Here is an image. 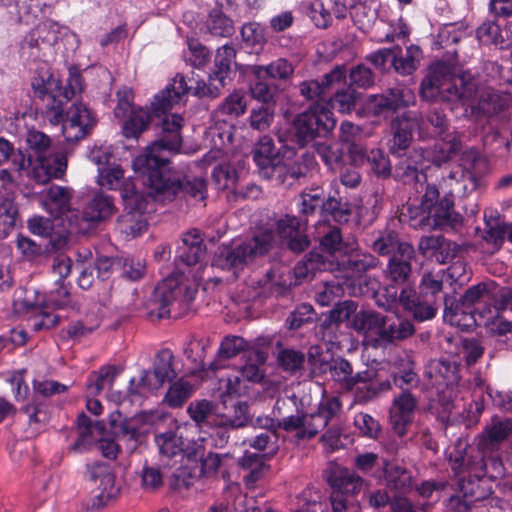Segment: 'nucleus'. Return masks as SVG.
Returning a JSON list of instances; mask_svg holds the SVG:
<instances>
[{
	"mask_svg": "<svg viewBox=\"0 0 512 512\" xmlns=\"http://www.w3.org/2000/svg\"><path fill=\"white\" fill-rule=\"evenodd\" d=\"M183 118L172 114L162 121V137L155 140L146 151L133 161L136 172L148 177L149 184L157 199H186L203 202L207 195V185L202 178L188 179L166 171L167 152H178L182 145L181 128Z\"/></svg>",
	"mask_w": 512,
	"mask_h": 512,
	"instance_id": "f257e3e1",
	"label": "nucleus"
},
{
	"mask_svg": "<svg viewBox=\"0 0 512 512\" xmlns=\"http://www.w3.org/2000/svg\"><path fill=\"white\" fill-rule=\"evenodd\" d=\"M466 454L468 452L459 442L449 456L451 469L456 475L467 473L458 481L459 492L470 502L483 501L493 493L494 483L504 477V464L500 456L468 460Z\"/></svg>",
	"mask_w": 512,
	"mask_h": 512,
	"instance_id": "f03ea898",
	"label": "nucleus"
},
{
	"mask_svg": "<svg viewBox=\"0 0 512 512\" xmlns=\"http://www.w3.org/2000/svg\"><path fill=\"white\" fill-rule=\"evenodd\" d=\"M309 361L322 374L328 373L330 379L341 390L352 391L357 385L365 384L364 387L357 388L355 392V401L359 404H366L392 388L391 381L382 379L379 371L374 368L354 373L352 364L343 357L316 358L310 352Z\"/></svg>",
	"mask_w": 512,
	"mask_h": 512,
	"instance_id": "7ed1b4c3",
	"label": "nucleus"
},
{
	"mask_svg": "<svg viewBox=\"0 0 512 512\" xmlns=\"http://www.w3.org/2000/svg\"><path fill=\"white\" fill-rule=\"evenodd\" d=\"M341 410L338 397L322 401L314 413L299 411L295 398H283L276 401L273 412L279 418L277 427L286 432H295L299 440H310L326 428Z\"/></svg>",
	"mask_w": 512,
	"mask_h": 512,
	"instance_id": "20e7f679",
	"label": "nucleus"
},
{
	"mask_svg": "<svg viewBox=\"0 0 512 512\" xmlns=\"http://www.w3.org/2000/svg\"><path fill=\"white\" fill-rule=\"evenodd\" d=\"M29 154L33 155L35 165L29 176L39 184H46L52 178H61L67 168L64 154L51 152V140L41 131L29 130L26 135Z\"/></svg>",
	"mask_w": 512,
	"mask_h": 512,
	"instance_id": "39448f33",
	"label": "nucleus"
},
{
	"mask_svg": "<svg viewBox=\"0 0 512 512\" xmlns=\"http://www.w3.org/2000/svg\"><path fill=\"white\" fill-rule=\"evenodd\" d=\"M274 243L275 235L272 230L258 231L250 239L220 251L214 259V265L224 270H233L236 274L249 263L266 255Z\"/></svg>",
	"mask_w": 512,
	"mask_h": 512,
	"instance_id": "423d86ee",
	"label": "nucleus"
},
{
	"mask_svg": "<svg viewBox=\"0 0 512 512\" xmlns=\"http://www.w3.org/2000/svg\"><path fill=\"white\" fill-rule=\"evenodd\" d=\"M197 288L185 283H175L174 280H164L153 291L148 303V315L150 318H169L172 312L174 316L186 310L195 299Z\"/></svg>",
	"mask_w": 512,
	"mask_h": 512,
	"instance_id": "0eeeda50",
	"label": "nucleus"
},
{
	"mask_svg": "<svg viewBox=\"0 0 512 512\" xmlns=\"http://www.w3.org/2000/svg\"><path fill=\"white\" fill-rule=\"evenodd\" d=\"M192 81H194L195 85L191 84L188 86L185 77L181 74H177L172 83L168 84L154 96V100L151 103L152 111L156 115L166 113L172 109L175 104H178L182 96L188 92H191L197 97L216 98L224 87V83L217 82L212 75L209 76L208 83L203 80L190 79V82Z\"/></svg>",
	"mask_w": 512,
	"mask_h": 512,
	"instance_id": "6e6552de",
	"label": "nucleus"
},
{
	"mask_svg": "<svg viewBox=\"0 0 512 512\" xmlns=\"http://www.w3.org/2000/svg\"><path fill=\"white\" fill-rule=\"evenodd\" d=\"M328 483L331 512H361L355 496L363 489L364 479L347 468H338L331 472Z\"/></svg>",
	"mask_w": 512,
	"mask_h": 512,
	"instance_id": "1a4fd4ad",
	"label": "nucleus"
},
{
	"mask_svg": "<svg viewBox=\"0 0 512 512\" xmlns=\"http://www.w3.org/2000/svg\"><path fill=\"white\" fill-rule=\"evenodd\" d=\"M336 120L332 111L316 102L308 110L298 114L293 122L294 136L299 146L304 147L317 137H324L334 129Z\"/></svg>",
	"mask_w": 512,
	"mask_h": 512,
	"instance_id": "9d476101",
	"label": "nucleus"
},
{
	"mask_svg": "<svg viewBox=\"0 0 512 512\" xmlns=\"http://www.w3.org/2000/svg\"><path fill=\"white\" fill-rule=\"evenodd\" d=\"M490 299L489 285L485 282L477 283L469 287L459 299L454 296L444 297V317L452 324L464 326L475 324V306L486 303Z\"/></svg>",
	"mask_w": 512,
	"mask_h": 512,
	"instance_id": "9b49d317",
	"label": "nucleus"
},
{
	"mask_svg": "<svg viewBox=\"0 0 512 512\" xmlns=\"http://www.w3.org/2000/svg\"><path fill=\"white\" fill-rule=\"evenodd\" d=\"M512 435V420L494 416L490 423L486 425L475 441L476 445L462 443V449L468 452L466 457L469 459L490 458L499 456L497 453L500 446Z\"/></svg>",
	"mask_w": 512,
	"mask_h": 512,
	"instance_id": "f8f14e48",
	"label": "nucleus"
},
{
	"mask_svg": "<svg viewBox=\"0 0 512 512\" xmlns=\"http://www.w3.org/2000/svg\"><path fill=\"white\" fill-rule=\"evenodd\" d=\"M97 183L109 190H118L121 194L125 210H145L149 208V199L145 193L137 191L131 177H125L123 169L118 166L100 167Z\"/></svg>",
	"mask_w": 512,
	"mask_h": 512,
	"instance_id": "ddd939ff",
	"label": "nucleus"
},
{
	"mask_svg": "<svg viewBox=\"0 0 512 512\" xmlns=\"http://www.w3.org/2000/svg\"><path fill=\"white\" fill-rule=\"evenodd\" d=\"M62 134L66 141L77 142L95 127L97 120L93 112L83 103H74L65 113L63 111Z\"/></svg>",
	"mask_w": 512,
	"mask_h": 512,
	"instance_id": "4468645a",
	"label": "nucleus"
},
{
	"mask_svg": "<svg viewBox=\"0 0 512 512\" xmlns=\"http://www.w3.org/2000/svg\"><path fill=\"white\" fill-rule=\"evenodd\" d=\"M477 81L470 71L452 73L447 65V71L441 81V101L456 102L471 99L477 91Z\"/></svg>",
	"mask_w": 512,
	"mask_h": 512,
	"instance_id": "2eb2a0df",
	"label": "nucleus"
},
{
	"mask_svg": "<svg viewBox=\"0 0 512 512\" xmlns=\"http://www.w3.org/2000/svg\"><path fill=\"white\" fill-rule=\"evenodd\" d=\"M397 161L394 164L393 176L404 184L422 186L427 180L424 170L425 156L423 148L402 151L400 155H393Z\"/></svg>",
	"mask_w": 512,
	"mask_h": 512,
	"instance_id": "dca6fc26",
	"label": "nucleus"
},
{
	"mask_svg": "<svg viewBox=\"0 0 512 512\" xmlns=\"http://www.w3.org/2000/svg\"><path fill=\"white\" fill-rule=\"evenodd\" d=\"M418 406V398L412 391L401 392L396 396L390 408V424L393 431L400 437L407 432V427L414 420L415 411Z\"/></svg>",
	"mask_w": 512,
	"mask_h": 512,
	"instance_id": "f3484780",
	"label": "nucleus"
},
{
	"mask_svg": "<svg viewBox=\"0 0 512 512\" xmlns=\"http://www.w3.org/2000/svg\"><path fill=\"white\" fill-rule=\"evenodd\" d=\"M415 101L416 97L413 90L406 86L388 88L381 94H374L369 97V103L375 114L395 112L413 105Z\"/></svg>",
	"mask_w": 512,
	"mask_h": 512,
	"instance_id": "a211bd4d",
	"label": "nucleus"
},
{
	"mask_svg": "<svg viewBox=\"0 0 512 512\" xmlns=\"http://www.w3.org/2000/svg\"><path fill=\"white\" fill-rule=\"evenodd\" d=\"M415 260L414 247L404 245L398 254L389 257L386 268L383 270L385 279L396 286L408 284L412 277V264Z\"/></svg>",
	"mask_w": 512,
	"mask_h": 512,
	"instance_id": "6ab92c4d",
	"label": "nucleus"
},
{
	"mask_svg": "<svg viewBox=\"0 0 512 512\" xmlns=\"http://www.w3.org/2000/svg\"><path fill=\"white\" fill-rule=\"evenodd\" d=\"M347 72L345 66L337 65L329 73L323 76L321 81L306 80L299 84L300 95L307 100H314L316 98H324L327 91L341 84L346 80Z\"/></svg>",
	"mask_w": 512,
	"mask_h": 512,
	"instance_id": "aec40b11",
	"label": "nucleus"
},
{
	"mask_svg": "<svg viewBox=\"0 0 512 512\" xmlns=\"http://www.w3.org/2000/svg\"><path fill=\"white\" fill-rule=\"evenodd\" d=\"M144 184L147 187V193H145V196L149 199L148 206L149 208L145 210H134V211H126V214L122 217V223L124 224V232L127 235H130L132 237H137L138 235L142 234L146 228L148 223V218L146 214L151 213L154 211V202H172L175 199H167V200H161L157 199L155 196V192L153 191V188L149 184L148 177H144Z\"/></svg>",
	"mask_w": 512,
	"mask_h": 512,
	"instance_id": "412c9836",
	"label": "nucleus"
},
{
	"mask_svg": "<svg viewBox=\"0 0 512 512\" xmlns=\"http://www.w3.org/2000/svg\"><path fill=\"white\" fill-rule=\"evenodd\" d=\"M415 126H417V116H412L411 112L404 113L392 121L393 138L390 146L392 155H400L402 151L409 149Z\"/></svg>",
	"mask_w": 512,
	"mask_h": 512,
	"instance_id": "4be33fe9",
	"label": "nucleus"
},
{
	"mask_svg": "<svg viewBox=\"0 0 512 512\" xmlns=\"http://www.w3.org/2000/svg\"><path fill=\"white\" fill-rule=\"evenodd\" d=\"M453 206L452 198L445 195L441 202L424 213L423 220H426V225L431 229L454 228L461 222L462 218L453 210Z\"/></svg>",
	"mask_w": 512,
	"mask_h": 512,
	"instance_id": "5701e85b",
	"label": "nucleus"
},
{
	"mask_svg": "<svg viewBox=\"0 0 512 512\" xmlns=\"http://www.w3.org/2000/svg\"><path fill=\"white\" fill-rule=\"evenodd\" d=\"M89 477L92 481H99L101 492L95 496L97 502L93 501L92 508H99L115 496L117 489L115 487V476L111 468L106 463H94L88 467Z\"/></svg>",
	"mask_w": 512,
	"mask_h": 512,
	"instance_id": "b1692460",
	"label": "nucleus"
},
{
	"mask_svg": "<svg viewBox=\"0 0 512 512\" xmlns=\"http://www.w3.org/2000/svg\"><path fill=\"white\" fill-rule=\"evenodd\" d=\"M44 300L43 296H38L34 302L31 300L30 293L28 292L23 301L18 303L27 312H33V315L28 319V325L35 332L52 329L59 321L57 315L46 311L42 307Z\"/></svg>",
	"mask_w": 512,
	"mask_h": 512,
	"instance_id": "393cba45",
	"label": "nucleus"
},
{
	"mask_svg": "<svg viewBox=\"0 0 512 512\" xmlns=\"http://www.w3.org/2000/svg\"><path fill=\"white\" fill-rule=\"evenodd\" d=\"M482 186L473 179V176H467L465 172L456 168L442 177L441 188L445 195L451 197H466Z\"/></svg>",
	"mask_w": 512,
	"mask_h": 512,
	"instance_id": "a878e982",
	"label": "nucleus"
},
{
	"mask_svg": "<svg viewBox=\"0 0 512 512\" xmlns=\"http://www.w3.org/2000/svg\"><path fill=\"white\" fill-rule=\"evenodd\" d=\"M425 376L435 386H452L459 379L458 366L445 358L432 359L425 368Z\"/></svg>",
	"mask_w": 512,
	"mask_h": 512,
	"instance_id": "bb28decb",
	"label": "nucleus"
},
{
	"mask_svg": "<svg viewBox=\"0 0 512 512\" xmlns=\"http://www.w3.org/2000/svg\"><path fill=\"white\" fill-rule=\"evenodd\" d=\"M83 89V78L81 74L73 68L69 69V77L67 79V85L61 86V91H58L56 96H59V100L54 99L51 107L53 116L51 117V124L57 125L63 120V106L67 104L77 93H80Z\"/></svg>",
	"mask_w": 512,
	"mask_h": 512,
	"instance_id": "cd10ccee",
	"label": "nucleus"
},
{
	"mask_svg": "<svg viewBox=\"0 0 512 512\" xmlns=\"http://www.w3.org/2000/svg\"><path fill=\"white\" fill-rule=\"evenodd\" d=\"M386 487L398 494H406L413 488L412 472L404 466L383 460L382 464Z\"/></svg>",
	"mask_w": 512,
	"mask_h": 512,
	"instance_id": "c85d7f7f",
	"label": "nucleus"
},
{
	"mask_svg": "<svg viewBox=\"0 0 512 512\" xmlns=\"http://www.w3.org/2000/svg\"><path fill=\"white\" fill-rule=\"evenodd\" d=\"M462 147L461 140L457 135L448 134L445 138L438 140L433 146L423 149L425 160L440 166L456 155Z\"/></svg>",
	"mask_w": 512,
	"mask_h": 512,
	"instance_id": "c756f323",
	"label": "nucleus"
},
{
	"mask_svg": "<svg viewBox=\"0 0 512 512\" xmlns=\"http://www.w3.org/2000/svg\"><path fill=\"white\" fill-rule=\"evenodd\" d=\"M116 212L114 200L111 196L98 192L83 210V219L91 223H99L112 217Z\"/></svg>",
	"mask_w": 512,
	"mask_h": 512,
	"instance_id": "7c9ffc66",
	"label": "nucleus"
},
{
	"mask_svg": "<svg viewBox=\"0 0 512 512\" xmlns=\"http://www.w3.org/2000/svg\"><path fill=\"white\" fill-rule=\"evenodd\" d=\"M166 382L152 369L143 370L138 379L132 378L128 386L131 401H139L160 389Z\"/></svg>",
	"mask_w": 512,
	"mask_h": 512,
	"instance_id": "2f4dec72",
	"label": "nucleus"
},
{
	"mask_svg": "<svg viewBox=\"0 0 512 512\" xmlns=\"http://www.w3.org/2000/svg\"><path fill=\"white\" fill-rule=\"evenodd\" d=\"M187 412L200 430L209 433L210 428L218 426L219 411L208 400L193 401L189 404Z\"/></svg>",
	"mask_w": 512,
	"mask_h": 512,
	"instance_id": "473e14b6",
	"label": "nucleus"
},
{
	"mask_svg": "<svg viewBox=\"0 0 512 512\" xmlns=\"http://www.w3.org/2000/svg\"><path fill=\"white\" fill-rule=\"evenodd\" d=\"M71 193L66 187L53 185L41 199L42 208L51 216L59 217L70 209Z\"/></svg>",
	"mask_w": 512,
	"mask_h": 512,
	"instance_id": "72a5a7b5",
	"label": "nucleus"
},
{
	"mask_svg": "<svg viewBox=\"0 0 512 512\" xmlns=\"http://www.w3.org/2000/svg\"><path fill=\"white\" fill-rule=\"evenodd\" d=\"M417 126L422 134L441 136L448 131L450 123L443 110L432 107L417 117Z\"/></svg>",
	"mask_w": 512,
	"mask_h": 512,
	"instance_id": "f704fd0d",
	"label": "nucleus"
},
{
	"mask_svg": "<svg viewBox=\"0 0 512 512\" xmlns=\"http://www.w3.org/2000/svg\"><path fill=\"white\" fill-rule=\"evenodd\" d=\"M114 415H111V428L114 435L127 442L128 449L133 451L137 447V443L140 437V420L138 418H121L120 414H117L119 419H115Z\"/></svg>",
	"mask_w": 512,
	"mask_h": 512,
	"instance_id": "c9c22d12",
	"label": "nucleus"
},
{
	"mask_svg": "<svg viewBox=\"0 0 512 512\" xmlns=\"http://www.w3.org/2000/svg\"><path fill=\"white\" fill-rule=\"evenodd\" d=\"M447 71V64L438 62L430 67L428 75L420 85V96L426 101H441V81Z\"/></svg>",
	"mask_w": 512,
	"mask_h": 512,
	"instance_id": "e433bc0d",
	"label": "nucleus"
},
{
	"mask_svg": "<svg viewBox=\"0 0 512 512\" xmlns=\"http://www.w3.org/2000/svg\"><path fill=\"white\" fill-rule=\"evenodd\" d=\"M393 384L402 390L411 391L418 388L420 385V378L415 372V363L410 356L400 358L396 362V370L392 374Z\"/></svg>",
	"mask_w": 512,
	"mask_h": 512,
	"instance_id": "4c0bfd02",
	"label": "nucleus"
},
{
	"mask_svg": "<svg viewBox=\"0 0 512 512\" xmlns=\"http://www.w3.org/2000/svg\"><path fill=\"white\" fill-rule=\"evenodd\" d=\"M329 266L330 263L327 262L321 254L317 252L308 253L293 269L296 279L294 284L297 285L302 281L312 279L317 272L325 271Z\"/></svg>",
	"mask_w": 512,
	"mask_h": 512,
	"instance_id": "58836bf2",
	"label": "nucleus"
},
{
	"mask_svg": "<svg viewBox=\"0 0 512 512\" xmlns=\"http://www.w3.org/2000/svg\"><path fill=\"white\" fill-rule=\"evenodd\" d=\"M102 429L103 425L100 422L93 424L88 416H86L84 413H81L77 417L78 439L72 445L71 449L77 453H83L87 451L96 441L94 432H101Z\"/></svg>",
	"mask_w": 512,
	"mask_h": 512,
	"instance_id": "ea45409f",
	"label": "nucleus"
},
{
	"mask_svg": "<svg viewBox=\"0 0 512 512\" xmlns=\"http://www.w3.org/2000/svg\"><path fill=\"white\" fill-rule=\"evenodd\" d=\"M421 49L416 45H410L405 53L397 47L394 49L392 66L401 75H411L420 65Z\"/></svg>",
	"mask_w": 512,
	"mask_h": 512,
	"instance_id": "a19ab883",
	"label": "nucleus"
},
{
	"mask_svg": "<svg viewBox=\"0 0 512 512\" xmlns=\"http://www.w3.org/2000/svg\"><path fill=\"white\" fill-rule=\"evenodd\" d=\"M326 200V194L321 186H311L306 188L299 195L298 212L301 217L314 215L317 210H323Z\"/></svg>",
	"mask_w": 512,
	"mask_h": 512,
	"instance_id": "79ce46f5",
	"label": "nucleus"
},
{
	"mask_svg": "<svg viewBox=\"0 0 512 512\" xmlns=\"http://www.w3.org/2000/svg\"><path fill=\"white\" fill-rule=\"evenodd\" d=\"M294 73V66L285 58H278L268 65H254L252 74L255 78H271L275 80H287Z\"/></svg>",
	"mask_w": 512,
	"mask_h": 512,
	"instance_id": "37998d69",
	"label": "nucleus"
},
{
	"mask_svg": "<svg viewBox=\"0 0 512 512\" xmlns=\"http://www.w3.org/2000/svg\"><path fill=\"white\" fill-rule=\"evenodd\" d=\"M31 85L35 96L41 99L47 97L48 102L46 104V115L51 123V117L53 116L51 107L54 106V99L59 100V96H56L55 94H58V91H61V82L52 76H49L46 80L36 77L33 79Z\"/></svg>",
	"mask_w": 512,
	"mask_h": 512,
	"instance_id": "c03bdc74",
	"label": "nucleus"
},
{
	"mask_svg": "<svg viewBox=\"0 0 512 512\" xmlns=\"http://www.w3.org/2000/svg\"><path fill=\"white\" fill-rule=\"evenodd\" d=\"M248 404L239 400H232L230 409L226 412H219L218 426H225L231 429L243 428L249 421Z\"/></svg>",
	"mask_w": 512,
	"mask_h": 512,
	"instance_id": "a18cd8bd",
	"label": "nucleus"
},
{
	"mask_svg": "<svg viewBox=\"0 0 512 512\" xmlns=\"http://www.w3.org/2000/svg\"><path fill=\"white\" fill-rule=\"evenodd\" d=\"M473 383L475 385L472 393V401L464 409L465 412V420L468 424H475L479 421L481 414L485 409V383L480 375L474 376Z\"/></svg>",
	"mask_w": 512,
	"mask_h": 512,
	"instance_id": "49530a36",
	"label": "nucleus"
},
{
	"mask_svg": "<svg viewBox=\"0 0 512 512\" xmlns=\"http://www.w3.org/2000/svg\"><path fill=\"white\" fill-rule=\"evenodd\" d=\"M240 465L247 472L243 479L248 487H253L263 477L266 469L263 456L251 452H245L240 460Z\"/></svg>",
	"mask_w": 512,
	"mask_h": 512,
	"instance_id": "de8ad7c7",
	"label": "nucleus"
},
{
	"mask_svg": "<svg viewBox=\"0 0 512 512\" xmlns=\"http://www.w3.org/2000/svg\"><path fill=\"white\" fill-rule=\"evenodd\" d=\"M404 245H410L408 242L402 241L399 235L394 231H385L372 242L371 247L374 252L382 256H393L398 254Z\"/></svg>",
	"mask_w": 512,
	"mask_h": 512,
	"instance_id": "09e8293b",
	"label": "nucleus"
},
{
	"mask_svg": "<svg viewBox=\"0 0 512 512\" xmlns=\"http://www.w3.org/2000/svg\"><path fill=\"white\" fill-rule=\"evenodd\" d=\"M506 106V101L496 91L486 90L480 95V98L473 111L478 115L491 117L502 111Z\"/></svg>",
	"mask_w": 512,
	"mask_h": 512,
	"instance_id": "8fccbe9b",
	"label": "nucleus"
},
{
	"mask_svg": "<svg viewBox=\"0 0 512 512\" xmlns=\"http://www.w3.org/2000/svg\"><path fill=\"white\" fill-rule=\"evenodd\" d=\"M155 443L159 449V452L168 458L177 456L185 451L184 439L182 435H179L175 431H167L156 435Z\"/></svg>",
	"mask_w": 512,
	"mask_h": 512,
	"instance_id": "3c124183",
	"label": "nucleus"
},
{
	"mask_svg": "<svg viewBox=\"0 0 512 512\" xmlns=\"http://www.w3.org/2000/svg\"><path fill=\"white\" fill-rule=\"evenodd\" d=\"M383 318V315L374 311H361L355 317L354 327L358 332L364 334L366 342L369 344L379 325L383 323Z\"/></svg>",
	"mask_w": 512,
	"mask_h": 512,
	"instance_id": "603ef678",
	"label": "nucleus"
},
{
	"mask_svg": "<svg viewBox=\"0 0 512 512\" xmlns=\"http://www.w3.org/2000/svg\"><path fill=\"white\" fill-rule=\"evenodd\" d=\"M280 154L274 146L271 137L263 136L256 144L253 150V160L259 169V173L274 161V158H280Z\"/></svg>",
	"mask_w": 512,
	"mask_h": 512,
	"instance_id": "864d4df0",
	"label": "nucleus"
},
{
	"mask_svg": "<svg viewBox=\"0 0 512 512\" xmlns=\"http://www.w3.org/2000/svg\"><path fill=\"white\" fill-rule=\"evenodd\" d=\"M236 56L233 46L225 44L218 48L215 55V70L211 74L217 82L225 84V79L230 72L231 64Z\"/></svg>",
	"mask_w": 512,
	"mask_h": 512,
	"instance_id": "5fc2aeb1",
	"label": "nucleus"
},
{
	"mask_svg": "<svg viewBox=\"0 0 512 512\" xmlns=\"http://www.w3.org/2000/svg\"><path fill=\"white\" fill-rule=\"evenodd\" d=\"M320 245L328 253L344 250V242L339 227L322 225L317 228Z\"/></svg>",
	"mask_w": 512,
	"mask_h": 512,
	"instance_id": "6e6d98bb",
	"label": "nucleus"
},
{
	"mask_svg": "<svg viewBox=\"0 0 512 512\" xmlns=\"http://www.w3.org/2000/svg\"><path fill=\"white\" fill-rule=\"evenodd\" d=\"M260 175L263 178L272 180L279 185L291 186L293 184L289 170V163L284 161L283 157L274 158V161L271 164L264 167V170L260 172Z\"/></svg>",
	"mask_w": 512,
	"mask_h": 512,
	"instance_id": "4d7b16f0",
	"label": "nucleus"
},
{
	"mask_svg": "<svg viewBox=\"0 0 512 512\" xmlns=\"http://www.w3.org/2000/svg\"><path fill=\"white\" fill-rule=\"evenodd\" d=\"M206 28L211 35L217 37H229L234 33L232 20L219 9L210 12Z\"/></svg>",
	"mask_w": 512,
	"mask_h": 512,
	"instance_id": "13d9d810",
	"label": "nucleus"
},
{
	"mask_svg": "<svg viewBox=\"0 0 512 512\" xmlns=\"http://www.w3.org/2000/svg\"><path fill=\"white\" fill-rule=\"evenodd\" d=\"M151 121L148 111L138 108L131 110L129 119L123 126V134L126 138H137L143 131H145Z\"/></svg>",
	"mask_w": 512,
	"mask_h": 512,
	"instance_id": "bf43d9fd",
	"label": "nucleus"
},
{
	"mask_svg": "<svg viewBox=\"0 0 512 512\" xmlns=\"http://www.w3.org/2000/svg\"><path fill=\"white\" fill-rule=\"evenodd\" d=\"M257 423L266 430L250 439L249 446L262 451L266 449L269 444H274L276 442V431L280 428L276 426L277 422L273 418H258Z\"/></svg>",
	"mask_w": 512,
	"mask_h": 512,
	"instance_id": "052dcab7",
	"label": "nucleus"
},
{
	"mask_svg": "<svg viewBox=\"0 0 512 512\" xmlns=\"http://www.w3.org/2000/svg\"><path fill=\"white\" fill-rule=\"evenodd\" d=\"M266 78H256V82L251 86L252 97L259 101L260 105L276 106V98L279 92L275 83H268Z\"/></svg>",
	"mask_w": 512,
	"mask_h": 512,
	"instance_id": "680f3d73",
	"label": "nucleus"
},
{
	"mask_svg": "<svg viewBox=\"0 0 512 512\" xmlns=\"http://www.w3.org/2000/svg\"><path fill=\"white\" fill-rule=\"evenodd\" d=\"M193 386L183 379H179L169 387L164 401L172 408L181 407L192 395Z\"/></svg>",
	"mask_w": 512,
	"mask_h": 512,
	"instance_id": "e2e57ef3",
	"label": "nucleus"
},
{
	"mask_svg": "<svg viewBox=\"0 0 512 512\" xmlns=\"http://www.w3.org/2000/svg\"><path fill=\"white\" fill-rule=\"evenodd\" d=\"M117 375L118 371L114 366L103 367L99 371L93 372L87 384L89 395L99 394L106 386L113 383Z\"/></svg>",
	"mask_w": 512,
	"mask_h": 512,
	"instance_id": "0e129e2a",
	"label": "nucleus"
},
{
	"mask_svg": "<svg viewBox=\"0 0 512 512\" xmlns=\"http://www.w3.org/2000/svg\"><path fill=\"white\" fill-rule=\"evenodd\" d=\"M358 95L350 86L338 89L329 99L328 105L340 113H350L356 106Z\"/></svg>",
	"mask_w": 512,
	"mask_h": 512,
	"instance_id": "69168bd1",
	"label": "nucleus"
},
{
	"mask_svg": "<svg viewBox=\"0 0 512 512\" xmlns=\"http://www.w3.org/2000/svg\"><path fill=\"white\" fill-rule=\"evenodd\" d=\"M378 264L379 260L374 255L368 253H356L349 256L344 262V266L351 273V276L361 275L368 270L376 268Z\"/></svg>",
	"mask_w": 512,
	"mask_h": 512,
	"instance_id": "338daca9",
	"label": "nucleus"
},
{
	"mask_svg": "<svg viewBox=\"0 0 512 512\" xmlns=\"http://www.w3.org/2000/svg\"><path fill=\"white\" fill-rule=\"evenodd\" d=\"M366 161L377 177L388 178L392 175V166L388 155L381 149H372L366 155Z\"/></svg>",
	"mask_w": 512,
	"mask_h": 512,
	"instance_id": "774afa93",
	"label": "nucleus"
}]
</instances>
